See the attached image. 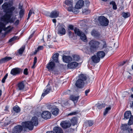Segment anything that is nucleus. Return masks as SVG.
<instances>
[{
  "mask_svg": "<svg viewBox=\"0 0 133 133\" xmlns=\"http://www.w3.org/2000/svg\"><path fill=\"white\" fill-rule=\"evenodd\" d=\"M30 122L33 124V126H37L38 123V119L36 116L33 117L32 118L31 121Z\"/></svg>",
  "mask_w": 133,
  "mask_h": 133,
  "instance_id": "obj_19",
  "label": "nucleus"
},
{
  "mask_svg": "<svg viewBox=\"0 0 133 133\" xmlns=\"http://www.w3.org/2000/svg\"><path fill=\"white\" fill-rule=\"evenodd\" d=\"M96 106L97 108L99 109H100L103 108H104L105 107V104H100L98 103L96 104Z\"/></svg>",
  "mask_w": 133,
  "mask_h": 133,
  "instance_id": "obj_32",
  "label": "nucleus"
},
{
  "mask_svg": "<svg viewBox=\"0 0 133 133\" xmlns=\"http://www.w3.org/2000/svg\"><path fill=\"white\" fill-rule=\"evenodd\" d=\"M73 1L69 0H65L64 2L65 4L68 6H72L73 5Z\"/></svg>",
  "mask_w": 133,
  "mask_h": 133,
  "instance_id": "obj_30",
  "label": "nucleus"
},
{
  "mask_svg": "<svg viewBox=\"0 0 133 133\" xmlns=\"http://www.w3.org/2000/svg\"><path fill=\"white\" fill-rule=\"evenodd\" d=\"M19 22V20H17L16 21V22H15V25H17L18 24Z\"/></svg>",
  "mask_w": 133,
  "mask_h": 133,
  "instance_id": "obj_61",
  "label": "nucleus"
},
{
  "mask_svg": "<svg viewBox=\"0 0 133 133\" xmlns=\"http://www.w3.org/2000/svg\"><path fill=\"white\" fill-rule=\"evenodd\" d=\"M77 113V111H75L70 113L68 115V116H72L73 115H75Z\"/></svg>",
  "mask_w": 133,
  "mask_h": 133,
  "instance_id": "obj_48",
  "label": "nucleus"
},
{
  "mask_svg": "<svg viewBox=\"0 0 133 133\" xmlns=\"http://www.w3.org/2000/svg\"><path fill=\"white\" fill-rule=\"evenodd\" d=\"M69 28L71 30H73L74 29V26L72 25H70L69 26Z\"/></svg>",
  "mask_w": 133,
  "mask_h": 133,
  "instance_id": "obj_55",
  "label": "nucleus"
},
{
  "mask_svg": "<svg viewBox=\"0 0 133 133\" xmlns=\"http://www.w3.org/2000/svg\"><path fill=\"white\" fill-rule=\"evenodd\" d=\"M26 128L30 130H32L34 128L33 125L30 121H28L24 123Z\"/></svg>",
  "mask_w": 133,
  "mask_h": 133,
  "instance_id": "obj_16",
  "label": "nucleus"
},
{
  "mask_svg": "<svg viewBox=\"0 0 133 133\" xmlns=\"http://www.w3.org/2000/svg\"><path fill=\"white\" fill-rule=\"evenodd\" d=\"M28 69L27 68H25L24 69L23 72L24 74L26 75H27L28 74Z\"/></svg>",
  "mask_w": 133,
  "mask_h": 133,
  "instance_id": "obj_50",
  "label": "nucleus"
},
{
  "mask_svg": "<svg viewBox=\"0 0 133 133\" xmlns=\"http://www.w3.org/2000/svg\"><path fill=\"white\" fill-rule=\"evenodd\" d=\"M6 79V78L5 77H4L3 78L2 80V82L3 83H4L5 82V80Z\"/></svg>",
  "mask_w": 133,
  "mask_h": 133,
  "instance_id": "obj_63",
  "label": "nucleus"
},
{
  "mask_svg": "<svg viewBox=\"0 0 133 133\" xmlns=\"http://www.w3.org/2000/svg\"><path fill=\"white\" fill-rule=\"evenodd\" d=\"M68 35L70 38H72L74 36V34L70 31H68Z\"/></svg>",
  "mask_w": 133,
  "mask_h": 133,
  "instance_id": "obj_45",
  "label": "nucleus"
},
{
  "mask_svg": "<svg viewBox=\"0 0 133 133\" xmlns=\"http://www.w3.org/2000/svg\"><path fill=\"white\" fill-rule=\"evenodd\" d=\"M128 126L127 125H123L122 127L121 128L123 130H127L128 128Z\"/></svg>",
  "mask_w": 133,
  "mask_h": 133,
  "instance_id": "obj_43",
  "label": "nucleus"
},
{
  "mask_svg": "<svg viewBox=\"0 0 133 133\" xmlns=\"http://www.w3.org/2000/svg\"><path fill=\"white\" fill-rule=\"evenodd\" d=\"M25 81H22L19 82L17 85V89L18 90L23 91L25 86Z\"/></svg>",
  "mask_w": 133,
  "mask_h": 133,
  "instance_id": "obj_8",
  "label": "nucleus"
},
{
  "mask_svg": "<svg viewBox=\"0 0 133 133\" xmlns=\"http://www.w3.org/2000/svg\"><path fill=\"white\" fill-rule=\"evenodd\" d=\"M91 35L95 37H99L100 35V33L95 30H93L91 32Z\"/></svg>",
  "mask_w": 133,
  "mask_h": 133,
  "instance_id": "obj_31",
  "label": "nucleus"
},
{
  "mask_svg": "<svg viewBox=\"0 0 133 133\" xmlns=\"http://www.w3.org/2000/svg\"><path fill=\"white\" fill-rule=\"evenodd\" d=\"M80 58L79 56L77 55H74L73 56L72 60L75 62L76 61H78L80 59Z\"/></svg>",
  "mask_w": 133,
  "mask_h": 133,
  "instance_id": "obj_37",
  "label": "nucleus"
},
{
  "mask_svg": "<svg viewBox=\"0 0 133 133\" xmlns=\"http://www.w3.org/2000/svg\"><path fill=\"white\" fill-rule=\"evenodd\" d=\"M113 8L114 10L116 9H117V7L116 4L113 5Z\"/></svg>",
  "mask_w": 133,
  "mask_h": 133,
  "instance_id": "obj_60",
  "label": "nucleus"
},
{
  "mask_svg": "<svg viewBox=\"0 0 133 133\" xmlns=\"http://www.w3.org/2000/svg\"><path fill=\"white\" fill-rule=\"evenodd\" d=\"M61 126L64 129L69 128L71 126V124L69 122L65 121L62 122L60 123Z\"/></svg>",
  "mask_w": 133,
  "mask_h": 133,
  "instance_id": "obj_12",
  "label": "nucleus"
},
{
  "mask_svg": "<svg viewBox=\"0 0 133 133\" xmlns=\"http://www.w3.org/2000/svg\"><path fill=\"white\" fill-rule=\"evenodd\" d=\"M78 97V96L76 97L75 96L72 95L70 96V99L72 101L75 103L77 102Z\"/></svg>",
  "mask_w": 133,
  "mask_h": 133,
  "instance_id": "obj_27",
  "label": "nucleus"
},
{
  "mask_svg": "<svg viewBox=\"0 0 133 133\" xmlns=\"http://www.w3.org/2000/svg\"><path fill=\"white\" fill-rule=\"evenodd\" d=\"M110 4L111 5H114L116 4L115 2L114 1H112L110 2Z\"/></svg>",
  "mask_w": 133,
  "mask_h": 133,
  "instance_id": "obj_62",
  "label": "nucleus"
},
{
  "mask_svg": "<svg viewBox=\"0 0 133 133\" xmlns=\"http://www.w3.org/2000/svg\"><path fill=\"white\" fill-rule=\"evenodd\" d=\"M79 36L80 37L81 39L83 41H84L86 39V36L84 34L83 32Z\"/></svg>",
  "mask_w": 133,
  "mask_h": 133,
  "instance_id": "obj_39",
  "label": "nucleus"
},
{
  "mask_svg": "<svg viewBox=\"0 0 133 133\" xmlns=\"http://www.w3.org/2000/svg\"><path fill=\"white\" fill-rule=\"evenodd\" d=\"M85 4H86L87 6H88L89 5L90 2L88 1H86L85 2Z\"/></svg>",
  "mask_w": 133,
  "mask_h": 133,
  "instance_id": "obj_57",
  "label": "nucleus"
},
{
  "mask_svg": "<svg viewBox=\"0 0 133 133\" xmlns=\"http://www.w3.org/2000/svg\"><path fill=\"white\" fill-rule=\"evenodd\" d=\"M11 123V121H8L7 120H6L4 123V125L5 126L8 125Z\"/></svg>",
  "mask_w": 133,
  "mask_h": 133,
  "instance_id": "obj_47",
  "label": "nucleus"
},
{
  "mask_svg": "<svg viewBox=\"0 0 133 133\" xmlns=\"http://www.w3.org/2000/svg\"><path fill=\"white\" fill-rule=\"evenodd\" d=\"M122 16L125 18H127L129 17L130 16V12H123L121 14Z\"/></svg>",
  "mask_w": 133,
  "mask_h": 133,
  "instance_id": "obj_29",
  "label": "nucleus"
},
{
  "mask_svg": "<svg viewBox=\"0 0 133 133\" xmlns=\"http://www.w3.org/2000/svg\"><path fill=\"white\" fill-rule=\"evenodd\" d=\"M78 65V63L76 62H71L68 64L67 67L70 69L75 68L77 67Z\"/></svg>",
  "mask_w": 133,
  "mask_h": 133,
  "instance_id": "obj_15",
  "label": "nucleus"
},
{
  "mask_svg": "<svg viewBox=\"0 0 133 133\" xmlns=\"http://www.w3.org/2000/svg\"><path fill=\"white\" fill-rule=\"evenodd\" d=\"M51 115V114L49 111H45L42 112L41 114V116L44 119H47L50 118Z\"/></svg>",
  "mask_w": 133,
  "mask_h": 133,
  "instance_id": "obj_7",
  "label": "nucleus"
},
{
  "mask_svg": "<svg viewBox=\"0 0 133 133\" xmlns=\"http://www.w3.org/2000/svg\"><path fill=\"white\" fill-rule=\"evenodd\" d=\"M74 31L75 34L78 36H80L83 33L81 30L77 27L74 28Z\"/></svg>",
  "mask_w": 133,
  "mask_h": 133,
  "instance_id": "obj_23",
  "label": "nucleus"
},
{
  "mask_svg": "<svg viewBox=\"0 0 133 133\" xmlns=\"http://www.w3.org/2000/svg\"><path fill=\"white\" fill-rule=\"evenodd\" d=\"M59 110L58 108H54L52 110V114L53 115L56 116L58 113Z\"/></svg>",
  "mask_w": 133,
  "mask_h": 133,
  "instance_id": "obj_28",
  "label": "nucleus"
},
{
  "mask_svg": "<svg viewBox=\"0 0 133 133\" xmlns=\"http://www.w3.org/2000/svg\"><path fill=\"white\" fill-rule=\"evenodd\" d=\"M84 4V2L82 0L78 1L76 3L75 8L77 9L81 8Z\"/></svg>",
  "mask_w": 133,
  "mask_h": 133,
  "instance_id": "obj_13",
  "label": "nucleus"
},
{
  "mask_svg": "<svg viewBox=\"0 0 133 133\" xmlns=\"http://www.w3.org/2000/svg\"><path fill=\"white\" fill-rule=\"evenodd\" d=\"M31 14H32L31 13V11H29L28 14L27 19H28L29 18Z\"/></svg>",
  "mask_w": 133,
  "mask_h": 133,
  "instance_id": "obj_59",
  "label": "nucleus"
},
{
  "mask_svg": "<svg viewBox=\"0 0 133 133\" xmlns=\"http://www.w3.org/2000/svg\"><path fill=\"white\" fill-rule=\"evenodd\" d=\"M98 21L101 25L102 26H106L108 24V20L104 16L99 17L98 18Z\"/></svg>",
  "mask_w": 133,
  "mask_h": 133,
  "instance_id": "obj_4",
  "label": "nucleus"
},
{
  "mask_svg": "<svg viewBox=\"0 0 133 133\" xmlns=\"http://www.w3.org/2000/svg\"><path fill=\"white\" fill-rule=\"evenodd\" d=\"M52 84L50 81L48 83V84L46 87V88L44 90L42 94L41 98H43L46 95L49 94L52 91Z\"/></svg>",
  "mask_w": 133,
  "mask_h": 133,
  "instance_id": "obj_3",
  "label": "nucleus"
},
{
  "mask_svg": "<svg viewBox=\"0 0 133 133\" xmlns=\"http://www.w3.org/2000/svg\"><path fill=\"white\" fill-rule=\"evenodd\" d=\"M14 110L16 113H18L20 112V109L19 107L17 105H16L13 108Z\"/></svg>",
  "mask_w": 133,
  "mask_h": 133,
  "instance_id": "obj_36",
  "label": "nucleus"
},
{
  "mask_svg": "<svg viewBox=\"0 0 133 133\" xmlns=\"http://www.w3.org/2000/svg\"><path fill=\"white\" fill-rule=\"evenodd\" d=\"M18 38L17 37V36H14L12 38H11L10 39L9 41V42H11L12 41H15V39H17Z\"/></svg>",
  "mask_w": 133,
  "mask_h": 133,
  "instance_id": "obj_46",
  "label": "nucleus"
},
{
  "mask_svg": "<svg viewBox=\"0 0 133 133\" xmlns=\"http://www.w3.org/2000/svg\"><path fill=\"white\" fill-rule=\"evenodd\" d=\"M43 47L42 46H40L38 47L37 49L35 50V53H36L38 51L43 49Z\"/></svg>",
  "mask_w": 133,
  "mask_h": 133,
  "instance_id": "obj_44",
  "label": "nucleus"
},
{
  "mask_svg": "<svg viewBox=\"0 0 133 133\" xmlns=\"http://www.w3.org/2000/svg\"><path fill=\"white\" fill-rule=\"evenodd\" d=\"M22 70L21 69L19 68H15L12 69L11 70L10 74L13 76H15L19 74L22 73Z\"/></svg>",
  "mask_w": 133,
  "mask_h": 133,
  "instance_id": "obj_5",
  "label": "nucleus"
},
{
  "mask_svg": "<svg viewBox=\"0 0 133 133\" xmlns=\"http://www.w3.org/2000/svg\"><path fill=\"white\" fill-rule=\"evenodd\" d=\"M14 20L12 18H10L7 23H14Z\"/></svg>",
  "mask_w": 133,
  "mask_h": 133,
  "instance_id": "obj_51",
  "label": "nucleus"
},
{
  "mask_svg": "<svg viewBox=\"0 0 133 133\" xmlns=\"http://www.w3.org/2000/svg\"><path fill=\"white\" fill-rule=\"evenodd\" d=\"M12 59L11 57H6L0 60V63L2 64L7 62Z\"/></svg>",
  "mask_w": 133,
  "mask_h": 133,
  "instance_id": "obj_20",
  "label": "nucleus"
},
{
  "mask_svg": "<svg viewBox=\"0 0 133 133\" xmlns=\"http://www.w3.org/2000/svg\"><path fill=\"white\" fill-rule=\"evenodd\" d=\"M105 55V52L103 51H99L96 54V56L100 59L103 58Z\"/></svg>",
  "mask_w": 133,
  "mask_h": 133,
  "instance_id": "obj_21",
  "label": "nucleus"
},
{
  "mask_svg": "<svg viewBox=\"0 0 133 133\" xmlns=\"http://www.w3.org/2000/svg\"><path fill=\"white\" fill-rule=\"evenodd\" d=\"M53 23H55V25H56V19H53L52 20Z\"/></svg>",
  "mask_w": 133,
  "mask_h": 133,
  "instance_id": "obj_64",
  "label": "nucleus"
},
{
  "mask_svg": "<svg viewBox=\"0 0 133 133\" xmlns=\"http://www.w3.org/2000/svg\"><path fill=\"white\" fill-rule=\"evenodd\" d=\"M91 59L92 62L94 63H98L99 62L100 60V58L96 55L92 56Z\"/></svg>",
  "mask_w": 133,
  "mask_h": 133,
  "instance_id": "obj_22",
  "label": "nucleus"
},
{
  "mask_svg": "<svg viewBox=\"0 0 133 133\" xmlns=\"http://www.w3.org/2000/svg\"><path fill=\"white\" fill-rule=\"evenodd\" d=\"M63 61L66 63H69L72 61V58L70 56L64 55L63 56Z\"/></svg>",
  "mask_w": 133,
  "mask_h": 133,
  "instance_id": "obj_17",
  "label": "nucleus"
},
{
  "mask_svg": "<svg viewBox=\"0 0 133 133\" xmlns=\"http://www.w3.org/2000/svg\"><path fill=\"white\" fill-rule=\"evenodd\" d=\"M129 118V119L128 122V124L130 125L132 124L133 123V116L132 115Z\"/></svg>",
  "mask_w": 133,
  "mask_h": 133,
  "instance_id": "obj_40",
  "label": "nucleus"
},
{
  "mask_svg": "<svg viewBox=\"0 0 133 133\" xmlns=\"http://www.w3.org/2000/svg\"><path fill=\"white\" fill-rule=\"evenodd\" d=\"M127 130L129 133H132V129L131 128H128Z\"/></svg>",
  "mask_w": 133,
  "mask_h": 133,
  "instance_id": "obj_54",
  "label": "nucleus"
},
{
  "mask_svg": "<svg viewBox=\"0 0 133 133\" xmlns=\"http://www.w3.org/2000/svg\"><path fill=\"white\" fill-rule=\"evenodd\" d=\"M93 121L91 120H89L86 122L87 124L89 126H91L92 125L94 124Z\"/></svg>",
  "mask_w": 133,
  "mask_h": 133,
  "instance_id": "obj_41",
  "label": "nucleus"
},
{
  "mask_svg": "<svg viewBox=\"0 0 133 133\" xmlns=\"http://www.w3.org/2000/svg\"><path fill=\"white\" fill-rule=\"evenodd\" d=\"M107 46L105 48V49L104 50V51L106 52H107L109 51V49L107 48Z\"/></svg>",
  "mask_w": 133,
  "mask_h": 133,
  "instance_id": "obj_58",
  "label": "nucleus"
},
{
  "mask_svg": "<svg viewBox=\"0 0 133 133\" xmlns=\"http://www.w3.org/2000/svg\"><path fill=\"white\" fill-rule=\"evenodd\" d=\"M25 48L24 46H22V47L19 49L18 50V53L20 55H22L23 53Z\"/></svg>",
  "mask_w": 133,
  "mask_h": 133,
  "instance_id": "obj_34",
  "label": "nucleus"
},
{
  "mask_svg": "<svg viewBox=\"0 0 133 133\" xmlns=\"http://www.w3.org/2000/svg\"><path fill=\"white\" fill-rule=\"evenodd\" d=\"M65 26L63 25H59L58 28V34L62 35L65 34L66 30L64 28Z\"/></svg>",
  "mask_w": 133,
  "mask_h": 133,
  "instance_id": "obj_9",
  "label": "nucleus"
},
{
  "mask_svg": "<svg viewBox=\"0 0 133 133\" xmlns=\"http://www.w3.org/2000/svg\"><path fill=\"white\" fill-rule=\"evenodd\" d=\"M79 79L76 81L75 85L76 86L79 88H83L84 85V81L87 79L86 76L83 74H81L79 76Z\"/></svg>",
  "mask_w": 133,
  "mask_h": 133,
  "instance_id": "obj_2",
  "label": "nucleus"
},
{
  "mask_svg": "<svg viewBox=\"0 0 133 133\" xmlns=\"http://www.w3.org/2000/svg\"><path fill=\"white\" fill-rule=\"evenodd\" d=\"M53 130L56 133H63L62 130L59 127H54Z\"/></svg>",
  "mask_w": 133,
  "mask_h": 133,
  "instance_id": "obj_24",
  "label": "nucleus"
},
{
  "mask_svg": "<svg viewBox=\"0 0 133 133\" xmlns=\"http://www.w3.org/2000/svg\"><path fill=\"white\" fill-rule=\"evenodd\" d=\"M73 8V5L72 6H70L68 9V11L70 12L72 11Z\"/></svg>",
  "mask_w": 133,
  "mask_h": 133,
  "instance_id": "obj_49",
  "label": "nucleus"
},
{
  "mask_svg": "<svg viewBox=\"0 0 133 133\" xmlns=\"http://www.w3.org/2000/svg\"><path fill=\"white\" fill-rule=\"evenodd\" d=\"M8 7L9 4L7 2L4 3L2 5V8L4 10V11H5L8 8Z\"/></svg>",
  "mask_w": 133,
  "mask_h": 133,
  "instance_id": "obj_35",
  "label": "nucleus"
},
{
  "mask_svg": "<svg viewBox=\"0 0 133 133\" xmlns=\"http://www.w3.org/2000/svg\"><path fill=\"white\" fill-rule=\"evenodd\" d=\"M124 118L126 119H129L132 116L131 112L130 111H126L124 114Z\"/></svg>",
  "mask_w": 133,
  "mask_h": 133,
  "instance_id": "obj_26",
  "label": "nucleus"
},
{
  "mask_svg": "<svg viewBox=\"0 0 133 133\" xmlns=\"http://www.w3.org/2000/svg\"><path fill=\"white\" fill-rule=\"evenodd\" d=\"M46 13L47 14L46 15L47 16H49L50 17L52 18H56L59 15V12L57 11H53L50 14V15H49V13L47 12Z\"/></svg>",
  "mask_w": 133,
  "mask_h": 133,
  "instance_id": "obj_10",
  "label": "nucleus"
},
{
  "mask_svg": "<svg viewBox=\"0 0 133 133\" xmlns=\"http://www.w3.org/2000/svg\"><path fill=\"white\" fill-rule=\"evenodd\" d=\"M47 107L48 109H52V106L51 105L49 104L47 105Z\"/></svg>",
  "mask_w": 133,
  "mask_h": 133,
  "instance_id": "obj_56",
  "label": "nucleus"
},
{
  "mask_svg": "<svg viewBox=\"0 0 133 133\" xmlns=\"http://www.w3.org/2000/svg\"><path fill=\"white\" fill-rule=\"evenodd\" d=\"M59 54L58 53H56L52 57L53 61H54L55 63L58 62V57Z\"/></svg>",
  "mask_w": 133,
  "mask_h": 133,
  "instance_id": "obj_25",
  "label": "nucleus"
},
{
  "mask_svg": "<svg viewBox=\"0 0 133 133\" xmlns=\"http://www.w3.org/2000/svg\"><path fill=\"white\" fill-rule=\"evenodd\" d=\"M90 90V89H87L85 90V94L86 96H87Z\"/></svg>",
  "mask_w": 133,
  "mask_h": 133,
  "instance_id": "obj_53",
  "label": "nucleus"
},
{
  "mask_svg": "<svg viewBox=\"0 0 133 133\" xmlns=\"http://www.w3.org/2000/svg\"><path fill=\"white\" fill-rule=\"evenodd\" d=\"M5 25L4 23L0 22V33L2 31L3 29L5 27Z\"/></svg>",
  "mask_w": 133,
  "mask_h": 133,
  "instance_id": "obj_38",
  "label": "nucleus"
},
{
  "mask_svg": "<svg viewBox=\"0 0 133 133\" xmlns=\"http://www.w3.org/2000/svg\"><path fill=\"white\" fill-rule=\"evenodd\" d=\"M15 8L14 7H12L9 8L6 10L4 12L6 13V14H8L12 16L13 14V11L14 10Z\"/></svg>",
  "mask_w": 133,
  "mask_h": 133,
  "instance_id": "obj_18",
  "label": "nucleus"
},
{
  "mask_svg": "<svg viewBox=\"0 0 133 133\" xmlns=\"http://www.w3.org/2000/svg\"><path fill=\"white\" fill-rule=\"evenodd\" d=\"M11 15L6 14L2 17L1 18V20L7 23L11 18Z\"/></svg>",
  "mask_w": 133,
  "mask_h": 133,
  "instance_id": "obj_14",
  "label": "nucleus"
},
{
  "mask_svg": "<svg viewBox=\"0 0 133 133\" xmlns=\"http://www.w3.org/2000/svg\"><path fill=\"white\" fill-rule=\"evenodd\" d=\"M90 50L91 52H94L99 49H101L107 46L106 41L102 40L101 42L95 39H93L89 42Z\"/></svg>",
  "mask_w": 133,
  "mask_h": 133,
  "instance_id": "obj_1",
  "label": "nucleus"
},
{
  "mask_svg": "<svg viewBox=\"0 0 133 133\" xmlns=\"http://www.w3.org/2000/svg\"><path fill=\"white\" fill-rule=\"evenodd\" d=\"M22 126L18 125L15 126L13 129L12 132L13 133H19L22 130Z\"/></svg>",
  "mask_w": 133,
  "mask_h": 133,
  "instance_id": "obj_11",
  "label": "nucleus"
},
{
  "mask_svg": "<svg viewBox=\"0 0 133 133\" xmlns=\"http://www.w3.org/2000/svg\"><path fill=\"white\" fill-rule=\"evenodd\" d=\"M37 58L36 57H35L34 58V65H35L37 62Z\"/></svg>",
  "mask_w": 133,
  "mask_h": 133,
  "instance_id": "obj_52",
  "label": "nucleus"
},
{
  "mask_svg": "<svg viewBox=\"0 0 133 133\" xmlns=\"http://www.w3.org/2000/svg\"><path fill=\"white\" fill-rule=\"evenodd\" d=\"M111 109V107L109 106L108 107H107L105 109L103 115L104 116H106V115L108 113V112Z\"/></svg>",
  "mask_w": 133,
  "mask_h": 133,
  "instance_id": "obj_33",
  "label": "nucleus"
},
{
  "mask_svg": "<svg viewBox=\"0 0 133 133\" xmlns=\"http://www.w3.org/2000/svg\"><path fill=\"white\" fill-rule=\"evenodd\" d=\"M24 10L23 9H21L19 12V15L21 18H22L23 16L24 13Z\"/></svg>",
  "mask_w": 133,
  "mask_h": 133,
  "instance_id": "obj_42",
  "label": "nucleus"
},
{
  "mask_svg": "<svg viewBox=\"0 0 133 133\" xmlns=\"http://www.w3.org/2000/svg\"><path fill=\"white\" fill-rule=\"evenodd\" d=\"M55 66V63L53 61L50 59L46 65V67L49 70H52Z\"/></svg>",
  "mask_w": 133,
  "mask_h": 133,
  "instance_id": "obj_6",
  "label": "nucleus"
}]
</instances>
